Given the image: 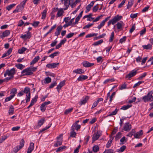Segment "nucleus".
<instances>
[{"instance_id": "58", "label": "nucleus", "mask_w": 153, "mask_h": 153, "mask_svg": "<svg viewBox=\"0 0 153 153\" xmlns=\"http://www.w3.org/2000/svg\"><path fill=\"white\" fill-rule=\"evenodd\" d=\"M40 108L42 111L44 112L46 110V107L42 103L40 106Z\"/></svg>"}, {"instance_id": "61", "label": "nucleus", "mask_w": 153, "mask_h": 153, "mask_svg": "<svg viewBox=\"0 0 153 153\" xmlns=\"http://www.w3.org/2000/svg\"><path fill=\"white\" fill-rule=\"evenodd\" d=\"M135 28H136L135 24H134L133 25L132 27L130 29V30H129V33H131L135 30Z\"/></svg>"}, {"instance_id": "12", "label": "nucleus", "mask_w": 153, "mask_h": 153, "mask_svg": "<svg viewBox=\"0 0 153 153\" xmlns=\"http://www.w3.org/2000/svg\"><path fill=\"white\" fill-rule=\"evenodd\" d=\"M111 17L110 16H108L103 20L100 23V24L98 26L97 28L99 30L105 24V22L109 19Z\"/></svg>"}, {"instance_id": "5", "label": "nucleus", "mask_w": 153, "mask_h": 153, "mask_svg": "<svg viewBox=\"0 0 153 153\" xmlns=\"http://www.w3.org/2000/svg\"><path fill=\"white\" fill-rule=\"evenodd\" d=\"M30 88L27 87L25 88L23 91L24 93L27 94L26 102H28L30 101Z\"/></svg>"}, {"instance_id": "45", "label": "nucleus", "mask_w": 153, "mask_h": 153, "mask_svg": "<svg viewBox=\"0 0 153 153\" xmlns=\"http://www.w3.org/2000/svg\"><path fill=\"white\" fill-rule=\"evenodd\" d=\"M103 42V41L102 39H100L98 41H97L94 42L92 45L94 46H97L101 44Z\"/></svg>"}, {"instance_id": "60", "label": "nucleus", "mask_w": 153, "mask_h": 153, "mask_svg": "<svg viewBox=\"0 0 153 153\" xmlns=\"http://www.w3.org/2000/svg\"><path fill=\"white\" fill-rule=\"evenodd\" d=\"M45 83L46 84L49 83L51 82V78L48 76L45 78Z\"/></svg>"}, {"instance_id": "59", "label": "nucleus", "mask_w": 153, "mask_h": 153, "mask_svg": "<svg viewBox=\"0 0 153 153\" xmlns=\"http://www.w3.org/2000/svg\"><path fill=\"white\" fill-rule=\"evenodd\" d=\"M13 77L12 76H10L9 77H7L3 79L4 82H8V81L11 80Z\"/></svg>"}, {"instance_id": "28", "label": "nucleus", "mask_w": 153, "mask_h": 153, "mask_svg": "<svg viewBox=\"0 0 153 153\" xmlns=\"http://www.w3.org/2000/svg\"><path fill=\"white\" fill-rule=\"evenodd\" d=\"M17 89L16 88H13L11 90L10 93V95L13 98L17 93Z\"/></svg>"}, {"instance_id": "1", "label": "nucleus", "mask_w": 153, "mask_h": 153, "mask_svg": "<svg viewBox=\"0 0 153 153\" xmlns=\"http://www.w3.org/2000/svg\"><path fill=\"white\" fill-rule=\"evenodd\" d=\"M37 70V67L30 66L23 70L21 72L23 76L32 75L33 72H35Z\"/></svg>"}, {"instance_id": "56", "label": "nucleus", "mask_w": 153, "mask_h": 153, "mask_svg": "<svg viewBox=\"0 0 153 153\" xmlns=\"http://www.w3.org/2000/svg\"><path fill=\"white\" fill-rule=\"evenodd\" d=\"M94 2L92 1L91 2L90 4L88 5L86 7V10H90L91 7L93 6L94 4Z\"/></svg>"}, {"instance_id": "21", "label": "nucleus", "mask_w": 153, "mask_h": 153, "mask_svg": "<svg viewBox=\"0 0 153 153\" xmlns=\"http://www.w3.org/2000/svg\"><path fill=\"white\" fill-rule=\"evenodd\" d=\"M62 29V27L61 25L58 26L56 28V31L55 33V35L56 36H58L60 34V32Z\"/></svg>"}, {"instance_id": "26", "label": "nucleus", "mask_w": 153, "mask_h": 153, "mask_svg": "<svg viewBox=\"0 0 153 153\" xmlns=\"http://www.w3.org/2000/svg\"><path fill=\"white\" fill-rule=\"evenodd\" d=\"M88 78V76L86 75H82L80 76L77 78V80L78 81H82L85 80Z\"/></svg>"}, {"instance_id": "52", "label": "nucleus", "mask_w": 153, "mask_h": 153, "mask_svg": "<svg viewBox=\"0 0 153 153\" xmlns=\"http://www.w3.org/2000/svg\"><path fill=\"white\" fill-rule=\"evenodd\" d=\"M126 84L125 82L120 86L119 89L120 90H122L123 89H126Z\"/></svg>"}, {"instance_id": "35", "label": "nucleus", "mask_w": 153, "mask_h": 153, "mask_svg": "<svg viewBox=\"0 0 153 153\" xmlns=\"http://www.w3.org/2000/svg\"><path fill=\"white\" fill-rule=\"evenodd\" d=\"M45 120L44 119L42 118L38 121V126L40 127L42 126L45 122Z\"/></svg>"}, {"instance_id": "41", "label": "nucleus", "mask_w": 153, "mask_h": 153, "mask_svg": "<svg viewBox=\"0 0 153 153\" xmlns=\"http://www.w3.org/2000/svg\"><path fill=\"white\" fill-rule=\"evenodd\" d=\"M135 131L134 129H132L131 130V131L127 135V136L131 137L135 133Z\"/></svg>"}, {"instance_id": "33", "label": "nucleus", "mask_w": 153, "mask_h": 153, "mask_svg": "<svg viewBox=\"0 0 153 153\" xmlns=\"http://www.w3.org/2000/svg\"><path fill=\"white\" fill-rule=\"evenodd\" d=\"M134 0H130L128 1V4L127 5V9H130L134 3Z\"/></svg>"}, {"instance_id": "55", "label": "nucleus", "mask_w": 153, "mask_h": 153, "mask_svg": "<svg viewBox=\"0 0 153 153\" xmlns=\"http://www.w3.org/2000/svg\"><path fill=\"white\" fill-rule=\"evenodd\" d=\"M126 147L125 146L123 145L120 148V149H119L118 152H123L126 149Z\"/></svg>"}, {"instance_id": "37", "label": "nucleus", "mask_w": 153, "mask_h": 153, "mask_svg": "<svg viewBox=\"0 0 153 153\" xmlns=\"http://www.w3.org/2000/svg\"><path fill=\"white\" fill-rule=\"evenodd\" d=\"M117 128V127H115L114 128L111 132V134L109 136L110 138H112V137H113V136L117 132L118 130Z\"/></svg>"}, {"instance_id": "44", "label": "nucleus", "mask_w": 153, "mask_h": 153, "mask_svg": "<svg viewBox=\"0 0 153 153\" xmlns=\"http://www.w3.org/2000/svg\"><path fill=\"white\" fill-rule=\"evenodd\" d=\"M115 80V79L114 78H112L111 79H107L105 80L104 82V84H106L108 82H114Z\"/></svg>"}, {"instance_id": "3", "label": "nucleus", "mask_w": 153, "mask_h": 153, "mask_svg": "<svg viewBox=\"0 0 153 153\" xmlns=\"http://www.w3.org/2000/svg\"><path fill=\"white\" fill-rule=\"evenodd\" d=\"M142 99L144 102H152L153 100V96L148 93L146 95L142 97Z\"/></svg>"}, {"instance_id": "14", "label": "nucleus", "mask_w": 153, "mask_h": 153, "mask_svg": "<svg viewBox=\"0 0 153 153\" xmlns=\"http://www.w3.org/2000/svg\"><path fill=\"white\" fill-rule=\"evenodd\" d=\"M83 66L86 68L91 67L94 65V63H91L87 61H84L82 63Z\"/></svg>"}, {"instance_id": "47", "label": "nucleus", "mask_w": 153, "mask_h": 153, "mask_svg": "<svg viewBox=\"0 0 153 153\" xmlns=\"http://www.w3.org/2000/svg\"><path fill=\"white\" fill-rule=\"evenodd\" d=\"M118 111V109H116L114 111H112L111 113L108 115L107 116H111L116 115Z\"/></svg>"}, {"instance_id": "53", "label": "nucleus", "mask_w": 153, "mask_h": 153, "mask_svg": "<svg viewBox=\"0 0 153 153\" xmlns=\"http://www.w3.org/2000/svg\"><path fill=\"white\" fill-rule=\"evenodd\" d=\"M66 146H64L62 147H60L59 148H58L56 150V152H61L62 151V150L65 148H66Z\"/></svg>"}, {"instance_id": "2", "label": "nucleus", "mask_w": 153, "mask_h": 153, "mask_svg": "<svg viewBox=\"0 0 153 153\" xmlns=\"http://www.w3.org/2000/svg\"><path fill=\"white\" fill-rule=\"evenodd\" d=\"M122 17L121 16H119L118 15L115 16L112 19L110 20L108 23V26H109L112 24L114 25L117 22L120 21L122 18Z\"/></svg>"}, {"instance_id": "30", "label": "nucleus", "mask_w": 153, "mask_h": 153, "mask_svg": "<svg viewBox=\"0 0 153 153\" xmlns=\"http://www.w3.org/2000/svg\"><path fill=\"white\" fill-rule=\"evenodd\" d=\"M74 73L77 74H81L84 73L83 70L82 69H77L73 71Z\"/></svg>"}, {"instance_id": "50", "label": "nucleus", "mask_w": 153, "mask_h": 153, "mask_svg": "<svg viewBox=\"0 0 153 153\" xmlns=\"http://www.w3.org/2000/svg\"><path fill=\"white\" fill-rule=\"evenodd\" d=\"M56 27V25H53L52 27L51 28V29L49 30V31L47 32L46 34H45V36H47L49 33H51L52 30H54Z\"/></svg>"}, {"instance_id": "64", "label": "nucleus", "mask_w": 153, "mask_h": 153, "mask_svg": "<svg viewBox=\"0 0 153 153\" xmlns=\"http://www.w3.org/2000/svg\"><path fill=\"white\" fill-rule=\"evenodd\" d=\"M39 23L40 22L39 21H34L33 23L32 24V25L35 27H36L38 25Z\"/></svg>"}, {"instance_id": "17", "label": "nucleus", "mask_w": 153, "mask_h": 153, "mask_svg": "<svg viewBox=\"0 0 153 153\" xmlns=\"http://www.w3.org/2000/svg\"><path fill=\"white\" fill-rule=\"evenodd\" d=\"M100 135L99 134L98 131H97L96 133H94L93 135L92 140L93 142H94L98 139L100 137Z\"/></svg>"}, {"instance_id": "7", "label": "nucleus", "mask_w": 153, "mask_h": 153, "mask_svg": "<svg viewBox=\"0 0 153 153\" xmlns=\"http://www.w3.org/2000/svg\"><path fill=\"white\" fill-rule=\"evenodd\" d=\"M132 128V126L129 122H127L125 123L123 127V130L125 131H128Z\"/></svg>"}, {"instance_id": "57", "label": "nucleus", "mask_w": 153, "mask_h": 153, "mask_svg": "<svg viewBox=\"0 0 153 153\" xmlns=\"http://www.w3.org/2000/svg\"><path fill=\"white\" fill-rule=\"evenodd\" d=\"M16 4H10L6 7L7 10H10L13 8V7L16 6Z\"/></svg>"}, {"instance_id": "13", "label": "nucleus", "mask_w": 153, "mask_h": 153, "mask_svg": "<svg viewBox=\"0 0 153 153\" xmlns=\"http://www.w3.org/2000/svg\"><path fill=\"white\" fill-rule=\"evenodd\" d=\"M31 36V32L28 31L27 33L25 35H21L20 38L24 39H29Z\"/></svg>"}, {"instance_id": "16", "label": "nucleus", "mask_w": 153, "mask_h": 153, "mask_svg": "<svg viewBox=\"0 0 153 153\" xmlns=\"http://www.w3.org/2000/svg\"><path fill=\"white\" fill-rule=\"evenodd\" d=\"M103 99L102 98H100L97 99V101H95L93 103L91 108H93L96 107L99 104L100 102H102Z\"/></svg>"}, {"instance_id": "40", "label": "nucleus", "mask_w": 153, "mask_h": 153, "mask_svg": "<svg viewBox=\"0 0 153 153\" xmlns=\"http://www.w3.org/2000/svg\"><path fill=\"white\" fill-rule=\"evenodd\" d=\"M73 107L71 108H69L65 110L64 114L65 115L68 114L69 113H71L73 110Z\"/></svg>"}, {"instance_id": "49", "label": "nucleus", "mask_w": 153, "mask_h": 153, "mask_svg": "<svg viewBox=\"0 0 153 153\" xmlns=\"http://www.w3.org/2000/svg\"><path fill=\"white\" fill-rule=\"evenodd\" d=\"M64 13V10H58L56 17H58L61 16Z\"/></svg>"}, {"instance_id": "63", "label": "nucleus", "mask_w": 153, "mask_h": 153, "mask_svg": "<svg viewBox=\"0 0 153 153\" xmlns=\"http://www.w3.org/2000/svg\"><path fill=\"white\" fill-rule=\"evenodd\" d=\"M147 73L146 72L140 75V76L138 78V79L139 80L142 79L143 78L145 77Z\"/></svg>"}, {"instance_id": "54", "label": "nucleus", "mask_w": 153, "mask_h": 153, "mask_svg": "<svg viewBox=\"0 0 153 153\" xmlns=\"http://www.w3.org/2000/svg\"><path fill=\"white\" fill-rule=\"evenodd\" d=\"M97 33H90L89 34L87 35H86L85 36L86 38H90L93 36H97Z\"/></svg>"}, {"instance_id": "46", "label": "nucleus", "mask_w": 153, "mask_h": 153, "mask_svg": "<svg viewBox=\"0 0 153 153\" xmlns=\"http://www.w3.org/2000/svg\"><path fill=\"white\" fill-rule=\"evenodd\" d=\"M47 10H44L42 13V19H44L45 18L46 14H47Z\"/></svg>"}, {"instance_id": "34", "label": "nucleus", "mask_w": 153, "mask_h": 153, "mask_svg": "<svg viewBox=\"0 0 153 153\" xmlns=\"http://www.w3.org/2000/svg\"><path fill=\"white\" fill-rule=\"evenodd\" d=\"M114 137H112V139L109 140L108 141L106 145V147L107 148H109L111 146V144L112 143V141L113 140Z\"/></svg>"}, {"instance_id": "27", "label": "nucleus", "mask_w": 153, "mask_h": 153, "mask_svg": "<svg viewBox=\"0 0 153 153\" xmlns=\"http://www.w3.org/2000/svg\"><path fill=\"white\" fill-rule=\"evenodd\" d=\"M143 134V130H140L139 131L137 132L134 134V138H139V137Z\"/></svg>"}, {"instance_id": "15", "label": "nucleus", "mask_w": 153, "mask_h": 153, "mask_svg": "<svg viewBox=\"0 0 153 153\" xmlns=\"http://www.w3.org/2000/svg\"><path fill=\"white\" fill-rule=\"evenodd\" d=\"M65 80H64L60 82L59 84L57 85L56 87V89L59 93V90H60L63 86L65 84Z\"/></svg>"}, {"instance_id": "48", "label": "nucleus", "mask_w": 153, "mask_h": 153, "mask_svg": "<svg viewBox=\"0 0 153 153\" xmlns=\"http://www.w3.org/2000/svg\"><path fill=\"white\" fill-rule=\"evenodd\" d=\"M99 150V148L98 146H94L93 147V150L95 152H97Z\"/></svg>"}, {"instance_id": "51", "label": "nucleus", "mask_w": 153, "mask_h": 153, "mask_svg": "<svg viewBox=\"0 0 153 153\" xmlns=\"http://www.w3.org/2000/svg\"><path fill=\"white\" fill-rule=\"evenodd\" d=\"M15 66L18 69L20 70H22L25 67V66L23 65L22 64H18L16 65Z\"/></svg>"}, {"instance_id": "36", "label": "nucleus", "mask_w": 153, "mask_h": 153, "mask_svg": "<svg viewBox=\"0 0 153 153\" xmlns=\"http://www.w3.org/2000/svg\"><path fill=\"white\" fill-rule=\"evenodd\" d=\"M59 53L60 52L59 51L56 52L49 55V56L51 58L53 59V58L55 56H57L58 55H59Z\"/></svg>"}, {"instance_id": "42", "label": "nucleus", "mask_w": 153, "mask_h": 153, "mask_svg": "<svg viewBox=\"0 0 153 153\" xmlns=\"http://www.w3.org/2000/svg\"><path fill=\"white\" fill-rule=\"evenodd\" d=\"M122 133L120 132H118L116 134L115 139L116 141L118 140L120 138H121L122 136Z\"/></svg>"}, {"instance_id": "23", "label": "nucleus", "mask_w": 153, "mask_h": 153, "mask_svg": "<svg viewBox=\"0 0 153 153\" xmlns=\"http://www.w3.org/2000/svg\"><path fill=\"white\" fill-rule=\"evenodd\" d=\"M34 148V143H31L28 149V150L27 153H31L33 150Z\"/></svg>"}, {"instance_id": "8", "label": "nucleus", "mask_w": 153, "mask_h": 153, "mask_svg": "<svg viewBox=\"0 0 153 153\" xmlns=\"http://www.w3.org/2000/svg\"><path fill=\"white\" fill-rule=\"evenodd\" d=\"M62 135H60L59 137H57V141L56 142V143L54 145V147H58L62 144V139L61 138Z\"/></svg>"}, {"instance_id": "9", "label": "nucleus", "mask_w": 153, "mask_h": 153, "mask_svg": "<svg viewBox=\"0 0 153 153\" xmlns=\"http://www.w3.org/2000/svg\"><path fill=\"white\" fill-rule=\"evenodd\" d=\"M8 76H12L14 77V75L16 73V71L15 68H13L10 69H7L6 70Z\"/></svg>"}, {"instance_id": "4", "label": "nucleus", "mask_w": 153, "mask_h": 153, "mask_svg": "<svg viewBox=\"0 0 153 153\" xmlns=\"http://www.w3.org/2000/svg\"><path fill=\"white\" fill-rule=\"evenodd\" d=\"M19 145L17 146L13 149L14 153H16L19 150L22 149L25 144V141L23 139H22L20 142Z\"/></svg>"}, {"instance_id": "31", "label": "nucleus", "mask_w": 153, "mask_h": 153, "mask_svg": "<svg viewBox=\"0 0 153 153\" xmlns=\"http://www.w3.org/2000/svg\"><path fill=\"white\" fill-rule=\"evenodd\" d=\"M38 97V95H36L35 97L31 100L30 104L32 105H33L34 103L36 102Z\"/></svg>"}, {"instance_id": "19", "label": "nucleus", "mask_w": 153, "mask_h": 153, "mask_svg": "<svg viewBox=\"0 0 153 153\" xmlns=\"http://www.w3.org/2000/svg\"><path fill=\"white\" fill-rule=\"evenodd\" d=\"M124 24L122 21H120V22H117L116 25L117 29L121 30H123V27L124 26Z\"/></svg>"}, {"instance_id": "62", "label": "nucleus", "mask_w": 153, "mask_h": 153, "mask_svg": "<svg viewBox=\"0 0 153 153\" xmlns=\"http://www.w3.org/2000/svg\"><path fill=\"white\" fill-rule=\"evenodd\" d=\"M103 153H114V150L111 149L105 150Z\"/></svg>"}, {"instance_id": "18", "label": "nucleus", "mask_w": 153, "mask_h": 153, "mask_svg": "<svg viewBox=\"0 0 153 153\" xmlns=\"http://www.w3.org/2000/svg\"><path fill=\"white\" fill-rule=\"evenodd\" d=\"M59 64V63H53L51 64H48L46 65V67L48 68H54L57 66Z\"/></svg>"}, {"instance_id": "43", "label": "nucleus", "mask_w": 153, "mask_h": 153, "mask_svg": "<svg viewBox=\"0 0 153 153\" xmlns=\"http://www.w3.org/2000/svg\"><path fill=\"white\" fill-rule=\"evenodd\" d=\"M132 106L131 105H124L122 107L121 109L124 110H126Z\"/></svg>"}, {"instance_id": "39", "label": "nucleus", "mask_w": 153, "mask_h": 153, "mask_svg": "<svg viewBox=\"0 0 153 153\" xmlns=\"http://www.w3.org/2000/svg\"><path fill=\"white\" fill-rule=\"evenodd\" d=\"M27 48L23 47L22 48L19 49L18 50V52L19 53L22 54L25 51L27 50Z\"/></svg>"}, {"instance_id": "32", "label": "nucleus", "mask_w": 153, "mask_h": 153, "mask_svg": "<svg viewBox=\"0 0 153 153\" xmlns=\"http://www.w3.org/2000/svg\"><path fill=\"white\" fill-rule=\"evenodd\" d=\"M142 47L144 49H150L151 50L152 48V45L150 44H148L147 45H143Z\"/></svg>"}, {"instance_id": "11", "label": "nucleus", "mask_w": 153, "mask_h": 153, "mask_svg": "<svg viewBox=\"0 0 153 153\" xmlns=\"http://www.w3.org/2000/svg\"><path fill=\"white\" fill-rule=\"evenodd\" d=\"M10 33V31L6 30L3 32L1 33H0V37L3 38L4 37L7 36Z\"/></svg>"}, {"instance_id": "20", "label": "nucleus", "mask_w": 153, "mask_h": 153, "mask_svg": "<svg viewBox=\"0 0 153 153\" xmlns=\"http://www.w3.org/2000/svg\"><path fill=\"white\" fill-rule=\"evenodd\" d=\"M89 99V96H85V98H83V99L81 100L79 102L80 104L81 105L85 104Z\"/></svg>"}, {"instance_id": "6", "label": "nucleus", "mask_w": 153, "mask_h": 153, "mask_svg": "<svg viewBox=\"0 0 153 153\" xmlns=\"http://www.w3.org/2000/svg\"><path fill=\"white\" fill-rule=\"evenodd\" d=\"M137 70H133L131 71L129 73L126 75L125 76V78L128 79L130 80L131 78L135 76L137 73Z\"/></svg>"}, {"instance_id": "10", "label": "nucleus", "mask_w": 153, "mask_h": 153, "mask_svg": "<svg viewBox=\"0 0 153 153\" xmlns=\"http://www.w3.org/2000/svg\"><path fill=\"white\" fill-rule=\"evenodd\" d=\"M71 0H61L62 2L64 3V10H66L68 8L70 4V1Z\"/></svg>"}, {"instance_id": "29", "label": "nucleus", "mask_w": 153, "mask_h": 153, "mask_svg": "<svg viewBox=\"0 0 153 153\" xmlns=\"http://www.w3.org/2000/svg\"><path fill=\"white\" fill-rule=\"evenodd\" d=\"M75 130L71 128L70 134V137H76V133L74 131Z\"/></svg>"}, {"instance_id": "24", "label": "nucleus", "mask_w": 153, "mask_h": 153, "mask_svg": "<svg viewBox=\"0 0 153 153\" xmlns=\"http://www.w3.org/2000/svg\"><path fill=\"white\" fill-rule=\"evenodd\" d=\"M81 127V126L80 125H79L76 124H75L73 123L71 127V128L74 130L76 129V131H78L79 129H80Z\"/></svg>"}, {"instance_id": "22", "label": "nucleus", "mask_w": 153, "mask_h": 153, "mask_svg": "<svg viewBox=\"0 0 153 153\" xmlns=\"http://www.w3.org/2000/svg\"><path fill=\"white\" fill-rule=\"evenodd\" d=\"M14 108L13 106L12 105H10L9 107L8 110V114L9 115L13 114L14 113Z\"/></svg>"}, {"instance_id": "25", "label": "nucleus", "mask_w": 153, "mask_h": 153, "mask_svg": "<svg viewBox=\"0 0 153 153\" xmlns=\"http://www.w3.org/2000/svg\"><path fill=\"white\" fill-rule=\"evenodd\" d=\"M40 57L39 56H36L30 62V65H33L35 64L36 63L39 59Z\"/></svg>"}, {"instance_id": "38", "label": "nucleus", "mask_w": 153, "mask_h": 153, "mask_svg": "<svg viewBox=\"0 0 153 153\" xmlns=\"http://www.w3.org/2000/svg\"><path fill=\"white\" fill-rule=\"evenodd\" d=\"M52 125V123L49 124L48 126H46L45 128H43L39 132V134H40L43 131L46 130L47 129L49 128Z\"/></svg>"}]
</instances>
